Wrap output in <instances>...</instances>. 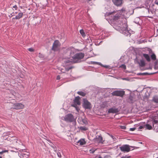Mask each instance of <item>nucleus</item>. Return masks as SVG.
<instances>
[{"label":"nucleus","mask_w":158,"mask_h":158,"mask_svg":"<svg viewBox=\"0 0 158 158\" xmlns=\"http://www.w3.org/2000/svg\"><path fill=\"white\" fill-rule=\"evenodd\" d=\"M125 12V9L123 8L119 11L110 12L108 15H111L110 20L115 23L114 26L115 29L117 30H120V32L125 36H130L131 34L128 30L126 20L121 18V15H124Z\"/></svg>","instance_id":"nucleus-1"},{"label":"nucleus","mask_w":158,"mask_h":158,"mask_svg":"<svg viewBox=\"0 0 158 158\" xmlns=\"http://www.w3.org/2000/svg\"><path fill=\"white\" fill-rule=\"evenodd\" d=\"M84 54L82 53H77L73 56V60L74 63H76L79 62L80 60L83 58L84 56Z\"/></svg>","instance_id":"nucleus-2"},{"label":"nucleus","mask_w":158,"mask_h":158,"mask_svg":"<svg viewBox=\"0 0 158 158\" xmlns=\"http://www.w3.org/2000/svg\"><path fill=\"white\" fill-rule=\"evenodd\" d=\"M9 106L11 109L12 108L17 110L22 109L24 107V105L23 104L19 103H9Z\"/></svg>","instance_id":"nucleus-3"},{"label":"nucleus","mask_w":158,"mask_h":158,"mask_svg":"<svg viewBox=\"0 0 158 158\" xmlns=\"http://www.w3.org/2000/svg\"><path fill=\"white\" fill-rule=\"evenodd\" d=\"M134 147L129 146L128 144L123 145L119 147L120 150L124 152H128L131 150H133Z\"/></svg>","instance_id":"nucleus-4"},{"label":"nucleus","mask_w":158,"mask_h":158,"mask_svg":"<svg viewBox=\"0 0 158 158\" xmlns=\"http://www.w3.org/2000/svg\"><path fill=\"white\" fill-rule=\"evenodd\" d=\"M65 52L67 54H69L70 56L73 58V56L75 55L76 52V50L74 48L72 47H70L68 48L65 51Z\"/></svg>","instance_id":"nucleus-5"},{"label":"nucleus","mask_w":158,"mask_h":158,"mask_svg":"<svg viewBox=\"0 0 158 158\" xmlns=\"http://www.w3.org/2000/svg\"><path fill=\"white\" fill-rule=\"evenodd\" d=\"M60 45L61 44L58 40H55L53 43L52 50L54 51L58 50Z\"/></svg>","instance_id":"nucleus-6"},{"label":"nucleus","mask_w":158,"mask_h":158,"mask_svg":"<svg viewBox=\"0 0 158 158\" xmlns=\"http://www.w3.org/2000/svg\"><path fill=\"white\" fill-rule=\"evenodd\" d=\"M83 107L85 109H90L92 108L91 104L86 99H83Z\"/></svg>","instance_id":"nucleus-7"},{"label":"nucleus","mask_w":158,"mask_h":158,"mask_svg":"<svg viewBox=\"0 0 158 158\" xmlns=\"http://www.w3.org/2000/svg\"><path fill=\"white\" fill-rule=\"evenodd\" d=\"M64 120L66 122H72L75 120L73 115L71 114L66 115L64 117Z\"/></svg>","instance_id":"nucleus-8"},{"label":"nucleus","mask_w":158,"mask_h":158,"mask_svg":"<svg viewBox=\"0 0 158 158\" xmlns=\"http://www.w3.org/2000/svg\"><path fill=\"white\" fill-rule=\"evenodd\" d=\"M94 141L98 143L103 144L104 143V140L103 139V138L101 135H97L94 139Z\"/></svg>","instance_id":"nucleus-9"},{"label":"nucleus","mask_w":158,"mask_h":158,"mask_svg":"<svg viewBox=\"0 0 158 158\" xmlns=\"http://www.w3.org/2000/svg\"><path fill=\"white\" fill-rule=\"evenodd\" d=\"M111 94L114 96L122 97L125 94V92L123 90H117L113 91Z\"/></svg>","instance_id":"nucleus-10"},{"label":"nucleus","mask_w":158,"mask_h":158,"mask_svg":"<svg viewBox=\"0 0 158 158\" xmlns=\"http://www.w3.org/2000/svg\"><path fill=\"white\" fill-rule=\"evenodd\" d=\"M80 99V98L78 96L76 97L75 99L73 100L74 104L72 105V106L75 107L77 110V109L76 108L77 105H80V102L79 100Z\"/></svg>","instance_id":"nucleus-11"},{"label":"nucleus","mask_w":158,"mask_h":158,"mask_svg":"<svg viewBox=\"0 0 158 158\" xmlns=\"http://www.w3.org/2000/svg\"><path fill=\"white\" fill-rule=\"evenodd\" d=\"M112 2L117 6H121L124 2L123 0H112Z\"/></svg>","instance_id":"nucleus-12"},{"label":"nucleus","mask_w":158,"mask_h":158,"mask_svg":"<svg viewBox=\"0 0 158 158\" xmlns=\"http://www.w3.org/2000/svg\"><path fill=\"white\" fill-rule=\"evenodd\" d=\"M119 110L118 108H115L114 107L109 109L108 110V113H115L118 112Z\"/></svg>","instance_id":"nucleus-13"},{"label":"nucleus","mask_w":158,"mask_h":158,"mask_svg":"<svg viewBox=\"0 0 158 158\" xmlns=\"http://www.w3.org/2000/svg\"><path fill=\"white\" fill-rule=\"evenodd\" d=\"M137 63L139 64L140 67H143L146 65L145 61L143 59L138 60L137 61Z\"/></svg>","instance_id":"nucleus-14"},{"label":"nucleus","mask_w":158,"mask_h":158,"mask_svg":"<svg viewBox=\"0 0 158 158\" xmlns=\"http://www.w3.org/2000/svg\"><path fill=\"white\" fill-rule=\"evenodd\" d=\"M23 15V13L21 12H19L15 18H13V19H19L21 18Z\"/></svg>","instance_id":"nucleus-15"},{"label":"nucleus","mask_w":158,"mask_h":158,"mask_svg":"<svg viewBox=\"0 0 158 158\" xmlns=\"http://www.w3.org/2000/svg\"><path fill=\"white\" fill-rule=\"evenodd\" d=\"M143 56L148 62H149L151 61L150 57L148 54L143 53Z\"/></svg>","instance_id":"nucleus-16"},{"label":"nucleus","mask_w":158,"mask_h":158,"mask_svg":"<svg viewBox=\"0 0 158 158\" xmlns=\"http://www.w3.org/2000/svg\"><path fill=\"white\" fill-rule=\"evenodd\" d=\"M65 64L74 63L73 59H68L64 61Z\"/></svg>","instance_id":"nucleus-17"},{"label":"nucleus","mask_w":158,"mask_h":158,"mask_svg":"<svg viewBox=\"0 0 158 158\" xmlns=\"http://www.w3.org/2000/svg\"><path fill=\"white\" fill-rule=\"evenodd\" d=\"M128 102L130 103H133L134 101V98L131 95H130L127 99Z\"/></svg>","instance_id":"nucleus-18"},{"label":"nucleus","mask_w":158,"mask_h":158,"mask_svg":"<svg viewBox=\"0 0 158 158\" xmlns=\"http://www.w3.org/2000/svg\"><path fill=\"white\" fill-rule=\"evenodd\" d=\"M91 62L92 64H98L99 65H101V66H104V67H106V68H108V66L107 65L103 66L100 62H95V61H91Z\"/></svg>","instance_id":"nucleus-19"},{"label":"nucleus","mask_w":158,"mask_h":158,"mask_svg":"<svg viewBox=\"0 0 158 158\" xmlns=\"http://www.w3.org/2000/svg\"><path fill=\"white\" fill-rule=\"evenodd\" d=\"M80 145H82L85 144V142L84 139H80L77 142Z\"/></svg>","instance_id":"nucleus-20"},{"label":"nucleus","mask_w":158,"mask_h":158,"mask_svg":"<svg viewBox=\"0 0 158 158\" xmlns=\"http://www.w3.org/2000/svg\"><path fill=\"white\" fill-rule=\"evenodd\" d=\"M146 129L148 130H151L152 129V126L151 125L149 124H146L144 126Z\"/></svg>","instance_id":"nucleus-21"},{"label":"nucleus","mask_w":158,"mask_h":158,"mask_svg":"<svg viewBox=\"0 0 158 158\" xmlns=\"http://www.w3.org/2000/svg\"><path fill=\"white\" fill-rule=\"evenodd\" d=\"M151 59L153 60H156V56L154 53H153L151 55Z\"/></svg>","instance_id":"nucleus-22"},{"label":"nucleus","mask_w":158,"mask_h":158,"mask_svg":"<svg viewBox=\"0 0 158 158\" xmlns=\"http://www.w3.org/2000/svg\"><path fill=\"white\" fill-rule=\"evenodd\" d=\"M77 94H79L80 95L82 96H85L86 94L85 93L82 92V91H78L77 93Z\"/></svg>","instance_id":"nucleus-23"},{"label":"nucleus","mask_w":158,"mask_h":158,"mask_svg":"<svg viewBox=\"0 0 158 158\" xmlns=\"http://www.w3.org/2000/svg\"><path fill=\"white\" fill-rule=\"evenodd\" d=\"M153 102L156 103H158V97L157 96L154 97L152 99Z\"/></svg>","instance_id":"nucleus-24"},{"label":"nucleus","mask_w":158,"mask_h":158,"mask_svg":"<svg viewBox=\"0 0 158 158\" xmlns=\"http://www.w3.org/2000/svg\"><path fill=\"white\" fill-rule=\"evenodd\" d=\"M149 74L148 73H138L137 75L139 76H145L148 75Z\"/></svg>","instance_id":"nucleus-25"},{"label":"nucleus","mask_w":158,"mask_h":158,"mask_svg":"<svg viewBox=\"0 0 158 158\" xmlns=\"http://www.w3.org/2000/svg\"><path fill=\"white\" fill-rule=\"evenodd\" d=\"M158 123V121L157 120H154L152 121V126L154 127V125L155 124L157 125V123Z\"/></svg>","instance_id":"nucleus-26"},{"label":"nucleus","mask_w":158,"mask_h":158,"mask_svg":"<svg viewBox=\"0 0 158 158\" xmlns=\"http://www.w3.org/2000/svg\"><path fill=\"white\" fill-rule=\"evenodd\" d=\"M149 7L150 6H149L148 5L147 6L146 5H145V6H140V7H137V8H141L143 7H145V8H146L147 9H148Z\"/></svg>","instance_id":"nucleus-27"},{"label":"nucleus","mask_w":158,"mask_h":158,"mask_svg":"<svg viewBox=\"0 0 158 158\" xmlns=\"http://www.w3.org/2000/svg\"><path fill=\"white\" fill-rule=\"evenodd\" d=\"M80 32L82 35V36L84 37L85 36V33L84 31L83 30L81 29L80 31Z\"/></svg>","instance_id":"nucleus-28"},{"label":"nucleus","mask_w":158,"mask_h":158,"mask_svg":"<svg viewBox=\"0 0 158 158\" xmlns=\"http://www.w3.org/2000/svg\"><path fill=\"white\" fill-rule=\"evenodd\" d=\"M80 129L81 130L85 131L87 130V127H81Z\"/></svg>","instance_id":"nucleus-29"},{"label":"nucleus","mask_w":158,"mask_h":158,"mask_svg":"<svg viewBox=\"0 0 158 158\" xmlns=\"http://www.w3.org/2000/svg\"><path fill=\"white\" fill-rule=\"evenodd\" d=\"M22 156L23 157V158H28L29 157L28 155H26L24 154H23Z\"/></svg>","instance_id":"nucleus-30"},{"label":"nucleus","mask_w":158,"mask_h":158,"mask_svg":"<svg viewBox=\"0 0 158 158\" xmlns=\"http://www.w3.org/2000/svg\"><path fill=\"white\" fill-rule=\"evenodd\" d=\"M7 151H8L6 150H3L2 151L0 152V155H1L3 153L7 152Z\"/></svg>","instance_id":"nucleus-31"},{"label":"nucleus","mask_w":158,"mask_h":158,"mask_svg":"<svg viewBox=\"0 0 158 158\" xmlns=\"http://www.w3.org/2000/svg\"><path fill=\"white\" fill-rule=\"evenodd\" d=\"M57 156L60 158H61V153L60 152H58L57 153Z\"/></svg>","instance_id":"nucleus-32"},{"label":"nucleus","mask_w":158,"mask_h":158,"mask_svg":"<svg viewBox=\"0 0 158 158\" xmlns=\"http://www.w3.org/2000/svg\"><path fill=\"white\" fill-rule=\"evenodd\" d=\"M28 50L30 52H32L34 51V49L32 48H30L28 49Z\"/></svg>","instance_id":"nucleus-33"},{"label":"nucleus","mask_w":158,"mask_h":158,"mask_svg":"<svg viewBox=\"0 0 158 158\" xmlns=\"http://www.w3.org/2000/svg\"><path fill=\"white\" fill-rule=\"evenodd\" d=\"M13 10H14V9L15 10H16L18 8L17 6L16 5L13 6Z\"/></svg>","instance_id":"nucleus-34"},{"label":"nucleus","mask_w":158,"mask_h":158,"mask_svg":"<svg viewBox=\"0 0 158 158\" xmlns=\"http://www.w3.org/2000/svg\"><path fill=\"white\" fill-rule=\"evenodd\" d=\"M121 67L124 69H126V66L124 64H122Z\"/></svg>","instance_id":"nucleus-35"},{"label":"nucleus","mask_w":158,"mask_h":158,"mask_svg":"<svg viewBox=\"0 0 158 158\" xmlns=\"http://www.w3.org/2000/svg\"><path fill=\"white\" fill-rule=\"evenodd\" d=\"M135 129H136V128L135 127L131 128H130V130L131 131H134V130H135Z\"/></svg>","instance_id":"nucleus-36"},{"label":"nucleus","mask_w":158,"mask_h":158,"mask_svg":"<svg viewBox=\"0 0 158 158\" xmlns=\"http://www.w3.org/2000/svg\"><path fill=\"white\" fill-rule=\"evenodd\" d=\"M14 12L10 14V15H9V17L10 18H11L12 16H14Z\"/></svg>","instance_id":"nucleus-37"},{"label":"nucleus","mask_w":158,"mask_h":158,"mask_svg":"<svg viewBox=\"0 0 158 158\" xmlns=\"http://www.w3.org/2000/svg\"><path fill=\"white\" fill-rule=\"evenodd\" d=\"M110 136L114 140V141H115V139H116L115 137H114L112 135H110Z\"/></svg>","instance_id":"nucleus-38"},{"label":"nucleus","mask_w":158,"mask_h":158,"mask_svg":"<svg viewBox=\"0 0 158 158\" xmlns=\"http://www.w3.org/2000/svg\"><path fill=\"white\" fill-rule=\"evenodd\" d=\"M120 128L123 129H125L126 128V127L125 126H120Z\"/></svg>","instance_id":"nucleus-39"},{"label":"nucleus","mask_w":158,"mask_h":158,"mask_svg":"<svg viewBox=\"0 0 158 158\" xmlns=\"http://www.w3.org/2000/svg\"><path fill=\"white\" fill-rule=\"evenodd\" d=\"M82 122L84 123H86L87 122L84 119H83L82 120Z\"/></svg>","instance_id":"nucleus-40"},{"label":"nucleus","mask_w":158,"mask_h":158,"mask_svg":"<svg viewBox=\"0 0 158 158\" xmlns=\"http://www.w3.org/2000/svg\"><path fill=\"white\" fill-rule=\"evenodd\" d=\"M145 127H144V126H140L139 127V129H141Z\"/></svg>","instance_id":"nucleus-41"},{"label":"nucleus","mask_w":158,"mask_h":158,"mask_svg":"<svg viewBox=\"0 0 158 158\" xmlns=\"http://www.w3.org/2000/svg\"><path fill=\"white\" fill-rule=\"evenodd\" d=\"M60 76L59 75H58L57 76V77H56V79L57 80H59L60 79Z\"/></svg>","instance_id":"nucleus-42"},{"label":"nucleus","mask_w":158,"mask_h":158,"mask_svg":"<svg viewBox=\"0 0 158 158\" xmlns=\"http://www.w3.org/2000/svg\"><path fill=\"white\" fill-rule=\"evenodd\" d=\"M60 71H61V72L62 73H64L65 72V71L64 70V69H60Z\"/></svg>","instance_id":"nucleus-43"},{"label":"nucleus","mask_w":158,"mask_h":158,"mask_svg":"<svg viewBox=\"0 0 158 158\" xmlns=\"http://www.w3.org/2000/svg\"><path fill=\"white\" fill-rule=\"evenodd\" d=\"M72 68V67H71L70 68H68V69H66V70H67V71H68L69 69H71Z\"/></svg>","instance_id":"nucleus-44"},{"label":"nucleus","mask_w":158,"mask_h":158,"mask_svg":"<svg viewBox=\"0 0 158 158\" xmlns=\"http://www.w3.org/2000/svg\"><path fill=\"white\" fill-rule=\"evenodd\" d=\"M155 4L156 5H158V0L157 1H156L155 2Z\"/></svg>","instance_id":"nucleus-45"},{"label":"nucleus","mask_w":158,"mask_h":158,"mask_svg":"<svg viewBox=\"0 0 158 158\" xmlns=\"http://www.w3.org/2000/svg\"><path fill=\"white\" fill-rule=\"evenodd\" d=\"M121 158H129L128 157H127L126 156H123L121 157Z\"/></svg>","instance_id":"nucleus-46"},{"label":"nucleus","mask_w":158,"mask_h":158,"mask_svg":"<svg viewBox=\"0 0 158 158\" xmlns=\"http://www.w3.org/2000/svg\"><path fill=\"white\" fill-rule=\"evenodd\" d=\"M3 48L2 47H0V49L1 50V49H2Z\"/></svg>","instance_id":"nucleus-47"},{"label":"nucleus","mask_w":158,"mask_h":158,"mask_svg":"<svg viewBox=\"0 0 158 158\" xmlns=\"http://www.w3.org/2000/svg\"><path fill=\"white\" fill-rule=\"evenodd\" d=\"M17 12H15V14H17Z\"/></svg>","instance_id":"nucleus-48"},{"label":"nucleus","mask_w":158,"mask_h":158,"mask_svg":"<svg viewBox=\"0 0 158 158\" xmlns=\"http://www.w3.org/2000/svg\"><path fill=\"white\" fill-rule=\"evenodd\" d=\"M139 143H142V142H139Z\"/></svg>","instance_id":"nucleus-49"},{"label":"nucleus","mask_w":158,"mask_h":158,"mask_svg":"<svg viewBox=\"0 0 158 158\" xmlns=\"http://www.w3.org/2000/svg\"><path fill=\"white\" fill-rule=\"evenodd\" d=\"M48 141L49 142H50V140H48Z\"/></svg>","instance_id":"nucleus-50"},{"label":"nucleus","mask_w":158,"mask_h":158,"mask_svg":"<svg viewBox=\"0 0 158 158\" xmlns=\"http://www.w3.org/2000/svg\"><path fill=\"white\" fill-rule=\"evenodd\" d=\"M94 151L93 152H92V153H94Z\"/></svg>","instance_id":"nucleus-51"},{"label":"nucleus","mask_w":158,"mask_h":158,"mask_svg":"<svg viewBox=\"0 0 158 158\" xmlns=\"http://www.w3.org/2000/svg\"><path fill=\"white\" fill-rule=\"evenodd\" d=\"M94 151L93 152H92V153H94Z\"/></svg>","instance_id":"nucleus-52"},{"label":"nucleus","mask_w":158,"mask_h":158,"mask_svg":"<svg viewBox=\"0 0 158 158\" xmlns=\"http://www.w3.org/2000/svg\"><path fill=\"white\" fill-rule=\"evenodd\" d=\"M89 1H91V0H88Z\"/></svg>","instance_id":"nucleus-53"}]
</instances>
